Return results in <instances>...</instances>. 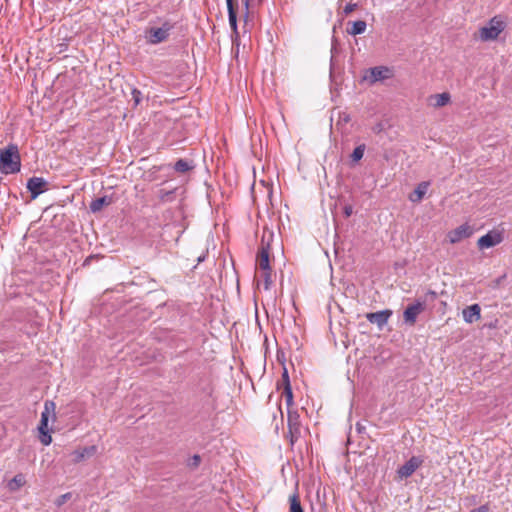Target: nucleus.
Here are the masks:
<instances>
[{
    "instance_id": "obj_28",
    "label": "nucleus",
    "mask_w": 512,
    "mask_h": 512,
    "mask_svg": "<svg viewBox=\"0 0 512 512\" xmlns=\"http://www.w3.org/2000/svg\"><path fill=\"white\" fill-rule=\"evenodd\" d=\"M262 271H263L262 277H263L264 282H265V288L268 289L270 284L272 283L271 269L270 270H262Z\"/></svg>"
},
{
    "instance_id": "obj_15",
    "label": "nucleus",
    "mask_w": 512,
    "mask_h": 512,
    "mask_svg": "<svg viewBox=\"0 0 512 512\" xmlns=\"http://www.w3.org/2000/svg\"><path fill=\"white\" fill-rule=\"evenodd\" d=\"M96 450L97 448L94 445L75 450L71 453V456L73 457L72 460L74 463H79L85 458L93 456L96 453Z\"/></svg>"
},
{
    "instance_id": "obj_18",
    "label": "nucleus",
    "mask_w": 512,
    "mask_h": 512,
    "mask_svg": "<svg viewBox=\"0 0 512 512\" xmlns=\"http://www.w3.org/2000/svg\"><path fill=\"white\" fill-rule=\"evenodd\" d=\"M257 265L261 270H270L268 248H262L257 257Z\"/></svg>"
},
{
    "instance_id": "obj_32",
    "label": "nucleus",
    "mask_w": 512,
    "mask_h": 512,
    "mask_svg": "<svg viewBox=\"0 0 512 512\" xmlns=\"http://www.w3.org/2000/svg\"><path fill=\"white\" fill-rule=\"evenodd\" d=\"M344 214L346 217H349L352 214V207L351 206H345L344 207Z\"/></svg>"
},
{
    "instance_id": "obj_4",
    "label": "nucleus",
    "mask_w": 512,
    "mask_h": 512,
    "mask_svg": "<svg viewBox=\"0 0 512 512\" xmlns=\"http://www.w3.org/2000/svg\"><path fill=\"white\" fill-rule=\"evenodd\" d=\"M173 24L165 21L161 27H152L147 32V41L150 44L156 45L166 41L173 29Z\"/></svg>"
},
{
    "instance_id": "obj_8",
    "label": "nucleus",
    "mask_w": 512,
    "mask_h": 512,
    "mask_svg": "<svg viewBox=\"0 0 512 512\" xmlns=\"http://www.w3.org/2000/svg\"><path fill=\"white\" fill-rule=\"evenodd\" d=\"M473 234V229L470 225L462 224L457 228L451 230L447 234V239L451 244H456L463 239L469 238Z\"/></svg>"
},
{
    "instance_id": "obj_29",
    "label": "nucleus",
    "mask_w": 512,
    "mask_h": 512,
    "mask_svg": "<svg viewBox=\"0 0 512 512\" xmlns=\"http://www.w3.org/2000/svg\"><path fill=\"white\" fill-rule=\"evenodd\" d=\"M172 194H173V191L161 190L159 193V197L162 201H166L172 196Z\"/></svg>"
},
{
    "instance_id": "obj_10",
    "label": "nucleus",
    "mask_w": 512,
    "mask_h": 512,
    "mask_svg": "<svg viewBox=\"0 0 512 512\" xmlns=\"http://www.w3.org/2000/svg\"><path fill=\"white\" fill-rule=\"evenodd\" d=\"M422 464V460L418 457H411L404 465L398 468L397 473L400 479L408 478Z\"/></svg>"
},
{
    "instance_id": "obj_25",
    "label": "nucleus",
    "mask_w": 512,
    "mask_h": 512,
    "mask_svg": "<svg viewBox=\"0 0 512 512\" xmlns=\"http://www.w3.org/2000/svg\"><path fill=\"white\" fill-rule=\"evenodd\" d=\"M283 377H284V379L288 380V373H287L286 370L283 373ZM285 396H286L287 406L289 407L293 403V395H292V391H291V388H290V385H289V381H287V386L285 388Z\"/></svg>"
},
{
    "instance_id": "obj_20",
    "label": "nucleus",
    "mask_w": 512,
    "mask_h": 512,
    "mask_svg": "<svg viewBox=\"0 0 512 512\" xmlns=\"http://www.w3.org/2000/svg\"><path fill=\"white\" fill-rule=\"evenodd\" d=\"M366 28H367L366 22L363 20H358V21L353 22L351 29L348 30V33L353 36L359 35V34L364 33L366 31Z\"/></svg>"
},
{
    "instance_id": "obj_19",
    "label": "nucleus",
    "mask_w": 512,
    "mask_h": 512,
    "mask_svg": "<svg viewBox=\"0 0 512 512\" xmlns=\"http://www.w3.org/2000/svg\"><path fill=\"white\" fill-rule=\"evenodd\" d=\"M112 203V199L108 196H103L93 200L90 203V210L93 213L99 212L104 206H108Z\"/></svg>"
},
{
    "instance_id": "obj_30",
    "label": "nucleus",
    "mask_w": 512,
    "mask_h": 512,
    "mask_svg": "<svg viewBox=\"0 0 512 512\" xmlns=\"http://www.w3.org/2000/svg\"><path fill=\"white\" fill-rule=\"evenodd\" d=\"M357 7V4L356 3H348L345 7H344V13L345 15H348L350 13H352Z\"/></svg>"
},
{
    "instance_id": "obj_13",
    "label": "nucleus",
    "mask_w": 512,
    "mask_h": 512,
    "mask_svg": "<svg viewBox=\"0 0 512 512\" xmlns=\"http://www.w3.org/2000/svg\"><path fill=\"white\" fill-rule=\"evenodd\" d=\"M466 323L472 324L481 318V307L479 304H472L462 311Z\"/></svg>"
},
{
    "instance_id": "obj_11",
    "label": "nucleus",
    "mask_w": 512,
    "mask_h": 512,
    "mask_svg": "<svg viewBox=\"0 0 512 512\" xmlns=\"http://www.w3.org/2000/svg\"><path fill=\"white\" fill-rule=\"evenodd\" d=\"M47 182L41 177H32L27 182V189L31 193L32 199L44 192Z\"/></svg>"
},
{
    "instance_id": "obj_21",
    "label": "nucleus",
    "mask_w": 512,
    "mask_h": 512,
    "mask_svg": "<svg viewBox=\"0 0 512 512\" xmlns=\"http://www.w3.org/2000/svg\"><path fill=\"white\" fill-rule=\"evenodd\" d=\"M25 484V478L22 474L15 475L8 483V488L12 491L18 490Z\"/></svg>"
},
{
    "instance_id": "obj_27",
    "label": "nucleus",
    "mask_w": 512,
    "mask_h": 512,
    "mask_svg": "<svg viewBox=\"0 0 512 512\" xmlns=\"http://www.w3.org/2000/svg\"><path fill=\"white\" fill-rule=\"evenodd\" d=\"M72 494L70 492L68 493H65L61 496H59L56 500H55V504L60 507L62 506L66 501H68L70 498H71Z\"/></svg>"
},
{
    "instance_id": "obj_22",
    "label": "nucleus",
    "mask_w": 512,
    "mask_h": 512,
    "mask_svg": "<svg viewBox=\"0 0 512 512\" xmlns=\"http://www.w3.org/2000/svg\"><path fill=\"white\" fill-rule=\"evenodd\" d=\"M290 502V512H304L300 499L297 493H294L289 497Z\"/></svg>"
},
{
    "instance_id": "obj_1",
    "label": "nucleus",
    "mask_w": 512,
    "mask_h": 512,
    "mask_svg": "<svg viewBox=\"0 0 512 512\" xmlns=\"http://www.w3.org/2000/svg\"><path fill=\"white\" fill-rule=\"evenodd\" d=\"M21 169V158L18 146L9 144L6 148L0 149V171L4 174H14Z\"/></svg>"
},
{
    "instance_id": "obj_14",
    "label": "nucleus",
    "mask_w": 512,
    "mask_h": 512,
    "mask_svg": "<svg viewBox=\"0 0 512 512\" xmlns=\"http://www.w3.org/2000/svg\"><path fill=\"white\" fill-rule=\"evenodd\" d=\"M391 315H392L391 310H382V311L368 314L367 319L371 323L377 324L379 327H382L383 325H385L388 322Z\"/></svg>"
},
{
    "instance_id": "obj_2",
    "label": "nucleus",
    "mask_w": 512,
    "mask_h": 512,
    "mask_svg": "<svg viewBox=\"0 0 512 512\" xmlns=\"http://www.w3.org/2000/svg\"><path fill=\"white\" fill-rule=\"evenodd\" d=\"M52 417L55 420V403L53 401H46L44 404V410L41 413V419L38 426L39 440L40 442L48 446L52 442L50 430L48 428L49 418Z\"/></svg>"
},
{
    "instance_id": "obj_6",
    "label": "nucleus",
    "mask_w": 512,
    "mask_h": 512,
    "mask_svg": "<svg viewBox=\"0 0 512 512\" xmlns=\"http://www.w3.org/2000/svg\"><path fill=\"white\" fill-rule=\"evenodd\" d=\"M227 3V10H228V20L229 25L232 29V42L235 48H233V52L235 56L237 57L239 54V32L237 29V13L234 6L233 0H226Z\"/></svg>"
},
{
    "instance_id": "obj_23",
    "label": "nucleus",
    "mask_w": 512,
    "mask_h": 512,
    "mask_svg": "<svg viewBox=\"0 0 512 512\" xmlns=\"http://www.w3.org/2000/svg\"><path fill=\"white\" fill-rule=\"evenodd\" d=\"M192 168H193V166H192L191 162L184 160V159H179L174 165L175 171H177L179 173H185V172L191 170Z\"/></svg>"
},
{
    "instance_id": "obj_17",
    "label": "nucleus",
    "mask_w": 512,
    "mask_h": 512,
    "mask_svg": "<svg viewBox=\"0 0 512 512\" xmlns=\"http://www.w3.org/2000/svg\"><path fill=\"white\" fill-rule=\"evenodd\" d=\"M430 104L435 107H443L450 102V94L447 92L435 94L429 97Z\"/></svg>"
},
{
    "instance_id": "obj_7",
    "label": "nucleus",
    "mask_w": 512,
    "mask_h": 512,
    "mask_svg": "<svg viewBox=\"0 0 512 512\" xmlns=\"http://www.w3.org/2000/svg\"><path fill=\"white\" fill-rule=\"evenodd\" d=\"M287 423L289 434L291 436V443L293 444L300 437L301 433L300 415L297 411L288 410Z\"/></svg>"
},
{
    "instance_id": "obj_34",
    "label": "nucleus",
    "mask_w": 512,
    "mask_h": 512,
    "mask_svg": "<svg viewBox=\"0 0 512 512\" xmlns=\"http://www.w3.org/2000/svg\"><path fill=\"white\" fill-rule=\"evenodd\" d=\"M199 459H200L199 456H194V462L199 461Z\"/></svg>"
},
{
    "instance_id": "obj_31",
    "label": "nucleus",
    "mask_w": 512,
    "mask_h": 512,
    "mask_svg": "<svg viewBox=\"0 0 512 512\" xmlns=\"http://www.w3.org/2000/svg\"><path fill=\"white\" fill-rule=\"evenodd\" d=\"M470 512H489V508L487 505H482L476 509L471 510Z\"/></svg>"
},
{
    "instance_id": "obj_26",
    "label": "nucleus",
    "mask_w": 512,
    "mask_h": 512,
    "mask_svg": "<svg viewBox=\"0 0 512 512\" xmlns=\"http://www.w3.org/2000/svg\"><path fill=\"white\" fill-rule=\"evenodd\" d=\"M132 99L134 101V105L137 106L140 104L141 100H142V93L140 90L134 88L132 89Z\"/></svg>"
},
{
    "instance_id": "obj_24",
    "label": "nucleus",
    "mask_w": 512,
    "mask_h": 512,
    "mask_svg": "<svg viewBox=\"0 0 512 512\" xmlns=\"http://www.w3.org/2000/svg\"><path fill=\"white\" fill-rule=\"evenodd\" d=\"M365 148L366 147L364 144H361V145H358L357 147H355V149L353 150V152L351 154V159L355 162L360 161L364 156Z\"/></svg>"
},
{
    "instance_id": "obj_33",
    "label": "nucleus",
    "mask_w": 512,
    "mask_h": 512,
    "mask_svg": "<svg viewBox=\"0 0 512 512\" xmlns=\"http://www.w3.org/2000/svg\"><path fill=\"white\" fill-rule=\"evenodd\" d=\"M357 429H358L359 432H361V430H362V427H361V425L359 423L357 424Z\"/></svg>"
},
{
    "instance_id": "obj_12",
    "label": "nucleus",
    "mask_w": 512,
    "mask_h": 512,
    "mask_svg": "<svg viewBox=\"0 0 512 512\" xmlns=\"http://www.w3.org/2000/svg\"><path fill=\"white\" fill-rule=\"evenodd\" d=\"M502 241V236L500 233L489 232L478 240V246L480 249L493 247Z\"/></svg>"
},
{
    "instance_id": "obj_16",
    "label": "nucleus",
    "mask_w": 512,
    "mask_h": 512,
    "mask_svg": "<svg viewBox=\"0 0 512 512\" xmlns=\"http://www.w3.org/2000/svg\"><path fill=\"white\" fill-rule=\"evenodd\" d=\"M429 185L430 183L426 181L419 183L416 189L413 191V193L409 195V200L415 203L420 202L424 195L426 194Z\"/></svg>"
},
{
    "instance_id": "obj_9",
    "label": "nucleus",
    "mask_w": 512,
    "mask_h": 512,
    "mask_svg": "<svg viewBox=\"0 0 512 512\" xmlns=\"http://www.w3.org/2000/svg\"><path fill=\"white\" fill-rule=\"evenodd\" d=\"M424 308V302L419 300L411 305H408L403 313L405 323L413 326L416 323L418 315L424 310Z\"/></svg>"
},
{
    "instance_id": "obj_35",
    "label": "nucleus",
    "mask_w": 512,
    "mask_h": 512,
    "mask_svg": "<svg viewBox=\"0 0 512 512\" xmlns=\"http://www.w3.org/2000/svg\"><path fill=\"white\" fill-rule=\"evenodd\" d=\"M199 459H200L199 456H194V462L199 461Z\"/></svg>"
},
{
    "instance_id": "obj_5",
    "label": "nucleus",
    "mask_w": 512,
    "mask_h": 512,
    "mask_svg": "<svg viewBox=\"0 0 512 512\" xmlns=\"http://www.w3.org/2000/svg\"><path fill=\"white\" fill-rule=\"evenodd\" d=\"M393 76V71L386 66H375L365 71L363 80L374 84L376 82L390 79Z\"/></svg>"
},
{
    "instance_id": "obj_3",
    "label": "nucleus",
    "mask_w": 512,
    "mask_h": 512,
    "mask_svg": "<svg viewBox=\"0 0 512 512\" xmlns=\"http://www.w3.org/2000/svg\"><path fill=\"white\" fill-rule=\"evenodd\" d=\"M506 23L498 16L493 17L489 22L479 28L477 38L483 42L494 41L504 31Z\"/></svg>"
}]
</instances>
